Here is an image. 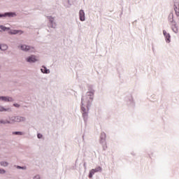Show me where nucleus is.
I'll list each match as a JSON object with an SVG mask.
<instances>
[{
  "label": "nucleus",
  "mask_w": 179,
  "mask_h": 179,
  "mask_svg": "<svg viewBox=\"0 0 179 179\" xmlns=\"http://www.w3.org/2000/svg\"><path fill=\"white\" fill-rule=\"evenodd\" d=\"M0 100H2L3 101H13V99L6 96H0Z\"/></svg>",
  "instance_id": "0eeeda50"
},
{
  "label": "nucleus",
  "mask_w": 179,
  "mask_h": 179,
  "mask_svg": "<svg viewBox=\"0 0 179 179\" xmlns=\"http://www.w3.org/2000/svg\"><path fill=\"white\" fill-rule=\"evenodd\" d=\"M171 17H173V14H170L169 15Z\"/></svg>",
  "instance_id": "b1692460"
},
{
  "label": "nucleus",
  "mask_w": 179,
  "mask_h": 179,
  "mask_svg": "<svg viewBox=\"0 0 179 179\" xmlns=\"http://www.w3.org/2000/svg\"><path fill=\"white\" fill-rule=\"evenodd\" d=\"M38 139H41L43 138V135L41 134H38Z\"/></svg>",
  "instance_id": "a211bd4d"
},
{
  "label": "nucleus",
  "mask_w": 179,
  "mask_h": 179,
  "mask_svg": "<svg viewBox=\"0 0 179 179\" xmlns=\"http://www.w3.org/2000/svg\"><path fill=\"white\" fill-rule=\"evenodd\" d=\"M0 173H1L2 174H3V173H5V170H0Z\"/></svg>",
  "instance_id": "4be33fe9"
},
{
  "label": "nucleus",
  "mask_w": 179,
  "mask_h": 179,
  "mask_svg": "<svg viewBox=\"0 0 179 179\" xmlns=\"http://www.w3.org/2000/svg\"><path fill=\"white\" fill-rule=\"evenodd\" d=\"M17 169H22V167H20V166H17Z\"/></svg>",
  "instance_id": "393cba45"
},
{
  "label": "nucleus",
  "mask_w": 179,
  "mask_h": 179,
  "mask_svg": "<svg viewBox=\"0 0 179 179\" xmlns=\"http://www.w3.org/2000/svg\"><path fill=\"white\" fill-rule=\"evenodd\" d=\"M164 36L166 38V43H170V34H167L166 31H163Z\"/></svg>",
  "instance_id": "39448f33"
},
{
  "label": "nucleus",
  "mask_w": 179,
  "mask_h": 179,
  "mask_svg": "<svg viewBox=\"0 0 179 179\" xmlns=\"http://www.w3.org/2000/svg\"><path fill=\"white\" fill-rule=\"evenodd\" d=\"M34 179H40V176L36 175L34 177Z\"/></svg>",
  "instance_id": "6ab92c4d"
},
{
  "label": "nucleus",
  "mask_w": 179,
  "mask_h": 179,
  "mask_svg": "<svg viewBox=\"0 0 179 179\" xmlns=\"http://www.w3.org/2000/svg\"><path fill=\"white\" fill-rule=\"evenodd\" d=\"M80 20L81 22H85V11L83 10H80L79 12Z\"/></svg>",
  "instance_id": "20e7f679"
},
{
  "label": "nucleus",
  "mask_w": 179,
  "mask_h": 179,
  "mask_svg": "<svg viewBox=\"0 0 179 179\" xmlns=\"http://www.w3.org/2000/svg\"><path fill=\"white\" fill-rule=\"evenodd\" d=\"M22 169H26V167H24V168H22Z\"/></svg>",
  "instance_id": "a878e982"
},
{
  "label": "nucleus",
  "mask_w": 179,
  "mask_h": 179,
  "mask_svg": "<svg viewBox=\"0 0 179 179\" xmlns=\"http://www.w3.org/2000/svg\"><path fill=\"white\" fill-rule=\"evenodd\" d=\"M99 171H101V167H100V166H98V167L95 168L94 169H92L90 171L89 178H92V177H93L94 173H99Z\"/></svg>",
  "instance_id": "f03ea898"
},
{
  "label": "nucleus",
  "mask_w": 179,
  "mask_h": 179,
  "mask_svg": "<svg viewBox=\"0 0 179 179\" xmlns=\"http://www.w3.org/2000/svg\"><path fill=\"white\" fill-rule=\"evenodd\" d=\"M49 20L51 22V23H52V22H54V18H52V17H49Z\"/></svg>",
  "instance_id": "aec40b11"
},
{
  "label": "nucleus",
  "mask_w": 179,
  "mask_h": 179,
  "mask_svg": "<svg viewBox=\"0 0 179 179\" xmlns=\"http://www.w3.org/2000/svg\"><path fill=\"white\" fill-rule=\"evenodd\" d=\"M1 124H6V122L3 121H1Z\"/></svg>",
  "instance_id": "5701e85b"
},
{
  "label": "nucleus",
  "mask_w": 179,
  "mask_h": 179,
  "mask_svg": "<svg viewBox=\"0 0 179 179\" xmlns=\"http://www.w3.org/2000/svg\"><path fill=\"white\" fill-rule=\"evenodd\" d=\"M0 111H9V108L6 109L3 106H0Z\"/></svg>",
  "instance_id": "4468645a"
},
{
  "label": "nucleus",
  "mask_w": 179,
  "mask_h": 179,
  "mask_svg": "<svg viewBox=\"0 0 179 179\" xmlns=\"http://www.w3.org/2000/svg\"><path fill=\"white\" fill-rule=\"evenodd\" d=\"M5 16H8V17H10V16H13V13H6L4 15H1L0 14V17H5Z\"/></svg>",
  "instance_id": "f8f14e48"
},
{
  "label": "nucleus",
  "mask_w": 179,
  "mask_h": 179,
  "mask_svg": "<svg viewBox=\"0 0 179 179\" xmlns=\"http://www.w3.org/2000/svg\"><path fill=\"white\" fill-rule=\"evenodd\" d=\"M6 30H10V31H8V34H23V31L22 30H10V28L9 27H6L3 25L0 26V31H6Z\"/></svg>",
  "instance_id": "f257e3e1"
},
{
  "label": "nucleus",
  "mask_w": 179,
  "mask_h": 179,
  "mask_svg": "<svg viewBox=\"0 0 179 179\" xmlns=\"http://www.w3.org/2000/svg\"><path fill=\"white\" fill-rule=\"evenodd\" d=\"M85 100H86V98L83 97L82 99V106H81V111H83V113H86V108L83 107V103H85Z\"/></svg>",
  "instance_id": "6e6552de"
},
{
  "label": "nucleus",
  "mask_w": 179,
  "mask_h": 179,
  "mask_svg": "<svg viewBox=\"0 0 179 179\" xmlns=\"http://www.w3.org/2000/svg\"><path fill=\"white\" fill-rule=\"evenodd\" d=\"M14 135H23V133L20 131H15L13 133Z\"/></svg>",
  "instance_id": "dca6fc26"
},
{
  "label": "nucleus",
  "mask_w": 179,
  "mask_h": 179,
  "mask_svg": "<svg viewBox=\"0 0 179 179\" xmlns=\"http://www.w3.org/2000/svg\"><path fill=\"white\" fill-rule=\"evenodd\" d=\"M13 121L15 122H20V121H23V117H15Z\"/></svg>",
  "instance_id": "9b49d317"
},
{
  "label": "nucleus",
  "mask_w": 179,
  "mask_h": 179,
  "mask_svg": "<svg viewBox=\"0 0 179 179\" xmlns=\"http://www.w3.org/2000/svg\"><path fill=\"white\" fill-rule=\"evenodd\" d=\"M0 50H1L2 51H6V50H8V45H0Z\"/></svg>",
  "instance_id": "ddd939ff"
},
{
  "label": "nucleus",
  "mask_w": 179,
  "mask_h": 179,
  "mask_svg": "<svg viewBox=\"0 0 179 179\" xmlns=\"http://www.w3.org/2000/svg\"><path fill=\"white\" fill-rule=\"evenodd\" d=\"M21 50H22V51H30V50H31V48H30V46H27L26 45H22L20 46Z\"/></svg>",
  "instance_id": "423d86ee"
},
{
  "label": "nucleus",
  "mask_w": 179,
  "mask_h": 179,
  "mask_svg": "<svg viewBox=\"0 0 179 179\" xmlns=\"http://www.w3.org/2000/svg\"><path fill=\"white\" fill-rule=\"evenodd\" d=\"M83 117L84 120H86V118H87V113L86 112L83 113Z\"/></svg>",
  "instance_id": "2eb2a0df"
},
{
  "label": "nucleus",
  "mask_w": 179,
  "mask_h": 179,
  "mask_svg": "<svg viewBox=\"0 0 179 179\" xmlns=\"http://www.w3.org/2000/svg\"><path fill=\"white\" fill-rule=\"evenodd\" d=\"M41 71L43 73H50V70L47 69V68H45V66H43Z\"/></svg>",
  "instance_id": "9d476101"
},
{
  "label": "nucleus",
  "mask_w": 179,
  "mask_h": 179,
  "mask_svg": "<svg viewBox=\"0 0 179 179\" xmlns=\"http://www.w3.org/2000/svg\"><path fill=\"white\" fill-rule=\"evenodd\" d=\"M20 106H19V104H17V103H14V107H19Z\"/></svg>",
  "instance_id": "412c9836"
},
{
  "label": "nucleus",
  "mask_w": 179,
  "mask_h": 179,
  "mask_svg": "<svg viewBox=\"0 0 179 179\" xmlns=\"http://www.w3.org/2000/svg\"><path fill=\"white\" fill-rule=\"evenodd\" d=\"M36 61H38V59H37V57L34 55L30 56L27 58V62H36Z\"/></svg>",
  "instance_id": "7ed1b4c3"
},
{
  "label": "nucleus",
  "mask_w": 179,
  "mask_h": 179,
  "mask_svg": "<svg viewBox=\"0 0 179 179\" xmlns=\"http://www.w3.org/2000/svg\"><path fill=\"white\" fill-rule=\"evenodd\" d=\"M87 97H89L90 100V101H92L93 100V96L94 94L92 92H89L87 93Z\"/></svg>",
  "instance_id": "1a4fd4ad"
},
{
  "label": "nucleus",
  "mask_w": 179,
  "mask_h": 179,
  "mask_svg": "<svg viewBox=\"0 0 179 179\" xmlns=\"http://www.w3.org/2000/svg\"><path fill=\"white\" fill-rule=\"evenodd\" d=\"M1 166H3L4 167H6V166H8V162H1Z\"/></svg>",
  "instance_id": "f3484780"
}]
</instances>
